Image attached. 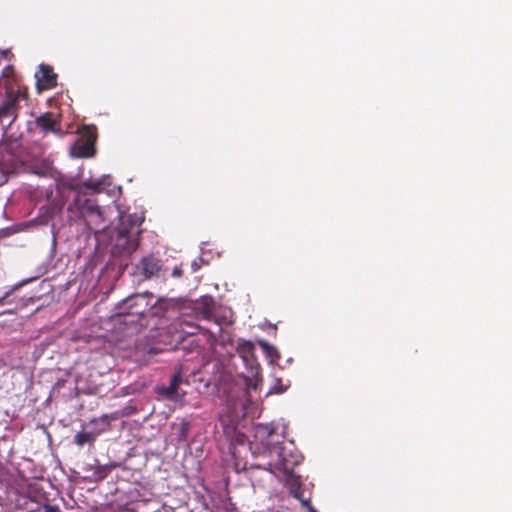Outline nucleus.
<instances>
[{
	"mask_svg": "<svg viewBox=\"0 0 512 512\" xmlns=\"http://www.w3.org/2000/svg\"><path fill=\"white\" fill-rule=\"evenodd\" d=\"M182 274V270L179 267H175L172 271V276L179 277Z\"/></svg>",
	"mask_w": 512,
	"mask_h": 512,
	"instance_id": "4be33fe9",
	"label": "nucleus"
},
{
	"mask_svg": "<svg viewBox=\"0 0 512 512\" xmlns=\"http://www.w3.org/2000/svg\"><path fill=\"white\" fill-rule=\"evenodd\" d=\"M4 303H5L4 298L0 297V306L3 305Z\"/></svg>",
	"mask_w": 512,
	"mask_h": 512,
	"instance_id": "b1692460",
	"label": "nucleus"
},
{
	"mask_svg": "<svg viewBox=\"0 0 512 512\" xmlns=\"http://www.w3.org/2000/svg\"><path fill=\"white\" fill-rule=\"evenodd\" d=\"M139 234L138 229L131 228L126 230L125 228L118 229L112 236V254H131L136 250L138 242L136 236Z\"/></svg>",
	"mask_w": 512,
	"mask_h": 512,
	"instance_id": "20e7f679",
	"label": "nucleus"
},
{
	"mask_svg": "<svg viewBox=\"0 0 512 512\" xmlns=\"http://www.w3.org/2000/svg\"><path fill=\"white\" fill-rule=\"evenodd\" d=\"M18 96L9 93L4 101L0 103V125L10 127L17 118Z\"/></svg>",
	"mask_w": 512,
	"mask_h": 512,
	"instance_id": "423d86ee",
	"label": "nucleus"
},
{
	"mask_svg": "<svg viewBox=\"0 0 512 512\" xmlns=\"http://www.w3.org/2000/svg\"><path fill=\"white\" fill-rule=\"evenodd\" d=\"M143 273L146 277H151L159 271V264L153 257H145L142 262Z\"/></svg>",
	"mask_w": 512,
	"mask_h": 512,
	"instance_id": "ddd939ff",
	"label": "nucleus"
},
{
	"mask_svg": "<svg viewBox=\"0 0 512 512\" xmlns=\"http://www.w3.org/2000/svg\"><path fill=\"white\" fill-rule=\"evenodd\" d=\"M189 327V330H185L182 328V332L188 335H194L200 329L198 325L186 324Z\"/></svg>",
	"mask_w": 512,
	"mask_h": 512,
	"instance_id": "f3484780",
	"label": "nucleus"
},
{
	"mask_svg": "<svg viewBox=\"0 0 512 512\" xmlns=\"http://www.w3.org/2000/svg\"><path fill=\"white\" fill-rule=\"evenodd\" d=\"M197 310L203 319L210 320L213 315V299L209 296L202 297L197 303Z\"/></svg>",
	"mask_w": 512,
	"mask_h": 512,
	"instance_id": "9b49d317",
	"label": "nucleus"
},
{
	"mask_svg": "<svg viewBox=\"0 0 512 512\" xmlns=\"http://www.w3.org/2000/svg\"><path fill=\"white\" fill-rule=\"evenodd\" d=\"M146 297L147 296L145 294L128 297L123 301L120 307L121 313L129 315H143L148 305Z\"/></svg>",
	"mask_w": 512,
	"mask_h": 512,
	"instance_id": "0eeeda50",
	"label": "nucleus"
},
{
	"mask_svg": "<svg viewBox=\"0 0 512 512\" xmlns=\"http://www.w3.org/2000/svg\"><path fill=\"white\" fill-rule=\"evenodd\" d=\"M111 185L109 175H103L99 180H86L82 184H80L77 179L72 177L60 176L56 179V189L59 193H62L64 190L75 191L77 194L80 192V187L84 186L88 189H91L97 193L105 191L109 194L114 192V188L110 189Z\"/></svg>",
	"mask_w": 512,
	"mask_h": 512,
	"instance_id": "7ed1b4c3",
	"label": "nucleus"
},
{
	"mask_svg": "<svg viewBox=\"0 0 512 512\" xmlns=\"http://www.w3.org/2000/svg\"><path fill=\"white\" fill-rule=\"evenodd\" d=\"M95 136L92 134L91 131H89L88 138L85 142L80 143L77 146V151L74 152V155L78 157H90L94 153V144Z\"/></svg>",
	"mask_w": 512,
	"mask_h": 512,
	"instance_id": "9d476101",
	"label": "nucleus"
},
{
	"mask_svg": "<svg viewBox=\"0 0 512 512\" xmlns=\"http://www.w3.org/2000/svg\"><path fill=\"white\" fill-rule=\"evenodd\" d=\"M171 381L173 383H175V385H177L179 387L180 383L182 382V375H181V371H178L176 372L172 378H171Z\"/></svg>",
	"mask_w": 512,
	"mask_h": 512,
	"instance_id": "6ab92c4d",
	"label": "nucleus"
},
{
	"mask_svg": "<svg viewBox=\"0 0 512 512\" xmlns=\"http://www.w3.org/2000/svg\"><path fill=\"white\" fill-rule=\"evenodd\" d=\"M237 352L245 362L253 360L254 345L250 341L239 340L236 347Z\"/></svg>",
	"mask_w": 512,
	"mask_h": 512,
	"instance_id": "f8f14e48",
	"label": "nucleus"
},
{
	"mask_svg": "<svg viewBox=\"0 0 512 512\" xmlns=\"http://www.w3.org/2000/svg\"><path fill=\"white\" fill-rule=\"evenodd\" d=\"M35 123L43 132H52L61 135L60 122L51 113L40 115L36 118Z\"/></svg>",
	"mask_w": 512,
	"mask_h": 512,
	"instance_id": "6e6552de",
	"label": "nucleus"
},
{
	"mask_svg": "<svg viewBox=\"0 0 512 512\" xmlns=\"http://www.w3.org/2000/svg\"><path fill=\"white\" fill-rule=\"evenodd\" d=\"M295 466H292L287 471L282 469H268L271 473L275 475H282V481L284 485L289 489L291 495H293L296 499H298L302 506L307 507L308 512H317L312 506L309 505V498H306L303 495L301 490V483L299 477L293 474V469Z\"/></svg>",
	"mask_w": 512,
	"mask_h": 512,
	"instance_id": "39448f33",
	"label": "nucleus"
},
{
	"mask_svg": "<svg viewBox=\"0 0 512 512\" xmlns=\"http://www.w3.org/2000/svg\"><path fill=\"white\" fill-rule=\"evenodd\" d=\"M253 440L250 442L251 453L262 458L258 467L264 469H282L287 471L301 462V455L287 452L281 446L280 436L272 424H256L253 428ZM284 438V434L281 436Z\"/></svg>",
	"mask_w": 512,
	"mask_h": 512,
	"instance_id": "f257e3e1",
	"label": "nucleus"
},
{
	"mask_svg": "<svg viewBox=\"0 0 512 512\" xmlns=\"http://www.w3.org/2000/svg\"><path fill=\"white\" fill-rule=\"evenodd\" d=\"M38 85L42 89H50L56 85V75L51 67L40 65L39 70L35 74Z\"/></svg>",
	"mask_w": 512,
	"mask_h": 512,
	"instance_id": "1a4fd4ad",
	"label": "nucleus"
},
{
	"mask_svg": "<svg viewBox=\"0 0 512 512\" xmlns=\"http://www.w3.org/2000/svg\"><path fill=\"white\" fill-rule=\"evenodd\" d=\"M287 389V386H283V385H274L271 389H270V393H276V394H280V393H283L284 391H286Z\"/></svg>",
	"mask_w": 512,
	"mask_h": 512,
	"instance_id": "a211bd4d",
	"label": "nucleus"
},
{
	"mask_svg": "<svg viewBox=\"0 0 512 512\" xmlns=\"http://www.w3.org/2000/svg\"><path fill=\"white\" fill-rule=\"evenodd\" d=\"M188 429H189L188 422H182V424H181V437L182 438L186 437V435L188 433Z\"/></svg>",
	"mask_w": 512,
	"mask_h": 512,
	"instance_id": "aec40b11",
	"label": "nucleus"
},
{
	"mask_svg": "<svg viewBox=\"0 0 512 512\" xmlns=\"http://www.w3.org/2000/svg\"><path fill=\"white\" fill-rule=\"evenodd\" d=\"M191 268L193 272H196L200 269V264L197 261H193L191 264Z\"/></svg>",
	"mask_w": 512,
	"mask_h": 512,
	"instance_id": "5701e85b",
	"label": "nucleus"
},
{
	"mask_svg": "<svg viewBox=\"0 0 512 512\" xmlns=\"http://www.w3.org/2000/svg\"><path fill=\"white\" fill-rule=\"evenodd\" d=\"M102 419H103V420H105V421L107 422V421H108V419H109V417H108L107 415H104V416L102 417Z\"/></svg>",
	"mask_w": 512,
	"mask_h": 512,
	"instance_id": "393cba45",
	"label": "nucleus"
},
{
	"mask_svg": "<svg viewBox=\"0 0 512 512\" xmlns=\"http://www.w3.org/2000/svg\"><path fill=\"white\" fill-rule=\"evenodd\" d=\"M19 284L11 287L7 292L4 293V295L1 297V298H4V301L6 300V298H8L15 290H17L19 288Z\"/></svg>",
	"mask_w": 512,
	"mask_h": 512,
	"instance_id": "412c9836",
	"label": "nucleus"
},
{
	"mask_svg": "<svg viewBox=\"0 0 512 512\" xmlns=\"http://www.w3.org/2000/svg\"><path fill=\"white\" fill-rule=\"evenodd\" d=\"M75 441L78 445H83L90 441V435L87 433H77L75 436Z\"/></svg>",
	"mask_w": 512,
	"mask_h": 512,
	"instance_id": "dca6fc26",
	"label": "nucleus"
},
{
	"mask_svg": "<svg viewBox=\"0 0 512 512\" xmlns=\"http://www.w3.org/2000/svg\"><path fill=\"white\" fill-rule=\"evenodd\" d=\"M178 386L175 385L172 381H170L169 386L162 387L159 389L160 394L167 397L168 399H176Z\"/></svg>",
	"mask_w": 512,
	"mask_h": 512,
	"instance_id": "2eb2a0df",
	"label": "nucleus"
},
{
	"mask_svg": "<svg viewBox=\"0 0 512 512\" xmlns=\"http://www.w3.org/2000/svg\"><path fill=\"white\" fill-rule=\"evenodd\" d=\"M259 344L266 356L270 358L271 362H274L279 358V352L274 346L264 340L259 341Z\"/></svg>",
	"mask_w": 512,
	"mask_h": 512,
	"instance_id": "4468645a",
	"label": "nucleus"
},
{
	"mask_svg": "<svg viewBox=\"0 0 512 512\" xmlns=\"http://www.w3.org/2000/svg\"><path fill=\"white\" fill-rule=\"evenodd\" d=\"M69 221L84 220L87 227L95 234L107 227V211L101 209L93 199L86 198L82 193L76 194L67 208Z\"/></svg>",
	"mask_w": 512,
	"mask_h": 512,
	"instance_id": "f03ea898",
	"label": "nucleus"
}]
</instances>
